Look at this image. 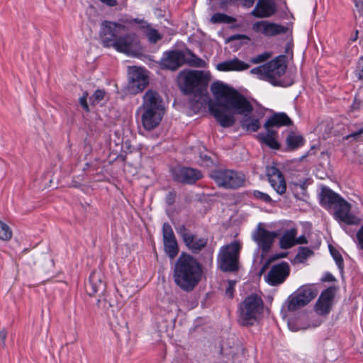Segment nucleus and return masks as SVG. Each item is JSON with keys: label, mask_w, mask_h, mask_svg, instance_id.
<instances>
[{"label": "nucleus", "mask_w": 363, "mask_h": 363, "mask_svg": "<svg viewBox=\"0 0 363 363\" xmlns=\"http://www.w3.org/2000/svg\"><path fill=\"white\" fill-rule=\"evenodd\" d=\"M211 90L217 101H210L208 109L223 128H229L234 125L235 113L245 114L252 111L250 101L224 83L219 81L213 82Z\"/></svg>", "instance_id": "f257e3e1"}, {"label": "nucleus", "mask_w": 363, "mask_h": 363, "mask_svg": "<svg viewBox=\"0 0 363 363\" xmlns=\"http://www.w3.org/2000/svg\"><path fill=\"white\" fill-rule=\"evenodd\" d=\"M211 90L217 101H210L208 109L223 128H229L234 125L235 113L245 114L252 111L250 101L224 83L219 81L213 82Z\"/></svg>", "instance_id": "f03ea898"}, {"label": "nucleus", "mask_w": 363, "mask_h": 363, "mask_svg": "<svg viewBox=\"0 0 363 363\" xmlns=\"http://www.w3.org/2000/svg\"><path fill=\"white\" fill-rule=\"evenodd\" d=\"M125 17L120 18L118 22L103 21L99 36L104 47L113 48L118 52L131 55L140 49V40L138 35L133 33L121 35L128 30L126 26L128 25L123 22Z\"/></svg>", "instance_id": "7ed1b4c3"}, {"label": "nucleus", "mask_w": 363, "mask_h": 363, "mask_svg": "<svg viewBox=\"0 0 363 363\" xmlns=\"http://www.w3.org/2000/svg\"><path fill=\"white\" fill-rule=\"evenodd\" d=\"M202 277V268L192 256L182 253L174 264V281L182 290L190 292L199 284Z\"/></svg>", "instance_id": "20e7f679"}, {"label": "nucleus", "mask_w": 363, "mask_h": 363, "mask_svg": "<svg viewBox=\"0 0 363 363\" xmlns=\"http://www.w3.org/2000/svg\"><path fill=\"white\" fill-rule=\"evenodd\" d=\"M211 75L208 72L200 70L182 72L179 77V85L186 94H194L196 101L203 104L207 101V86Z\"/></svg>", "instance_id": "39448f33"}, {"label": "nucleus", "mask_w": 363, "mask_h": 363, "mask_svg": "<svg viewBox=\"0 0 363 363\" xmlns=\"http://www.w3.org/2000/svg\"><path fill=\"white\" fill-rule=\"evenodd\" d=\"M263 310L262 299L258 295H250L239 305L238 321L243 326L253 325L261 318Z\"/></svg>", "instance_id": "423d86ee"}, {"label": "nucleus", "mask_w": 363, "mask_h": 363, "mask_svg": "<svg viewBox=\"0 0 363 363\" xmlns=\"http://www.w3.org/2000/svg\"><path fill=\"white\" fill-rule=\"evenodd\" d=\"M196 67H204L206 62L191 52L171 50L164 53L160 66L162 69L174 71L184 64Z\"/></svg>", "instance_id": "0eeeda50"}, {"label": "nucleus", "mask_w": 363, "mask_h": 363, "mask_svg": "<svg viewBox=\"0 0 363 363\" xmlns=\"http://www.w3.org/2000/svg\"><path fill=\"white\" fill-rule=\"evenodd\" d=\"M286 69V65L284 62V56H280L269 62L252 69L250 72L262 80L277 85L279 84L278 79L285 73Z\"/></svg>", "instance_id": "6e6552de"}, {"label": "nucleus", "mask_w": 363, "mask_h": 363, "mask_svg": "<svg viewBox=\"0 0 363 363\" xmlns=\"http://www.w3.org/2000/svg\"><path fill=\"white\" fill-rule=\"evenodd\" d=\"M240 246L233 242L223 246L218 252L217 264L221 271L233 272L238 269V260Z\"/></svg>", "instance_id": "1a4fd4ad"}, {"label": "nucleus", "mask_w": 363, "mask_h": 363, "mask_svg": "<svg viewBox=\"0 0 363 363\" xmlns=\"http://www.w3.org/2000/svg\"><path fill=\"white\" fill-rule=\"evenodd\" d=\"M210 177L218 186L225 189L239 188L243 185L245 180L242 173L227 169L212 170Z\"/></svg>", "instance_id": "9d476101"}, {"label": "nucleus", "mask_w": 363, "mask_h": 363, "mask_svg": "<svg viewBox=\"0 0 363 363\" xmlns=\"http://www.w3.org/2000/svg\"><path fill=\"white\" fill-rule=\"evenodd\" d=\"M317 295L318 291L314 286L304 285L301 286L288 297L286 301L288 311H295L305 306L314 299Z\"/></svg>", "instance_id": "9b49d317"}, {"label": "nucleus", "mask_w": 363, "mask_h": 363, "mask_svg": "<svg viewBox=\"0 0 363 363\" xmlns=\"http://www.w3.org/2000/svg\"><path fill=\"white\" fill-rule=\"evenodd\" d=\"M278 233L269 231L264 228V224L259 223L252 233V239L262 251V257H264L272 249Z\"/></svg>", "instance_id": "f8f14e48"}, {"label": "nucleus", "mask_w": 363, "mask_h": 363, "mask_svg": "<svg viewBox=\"0 0 363 363\" xmlns=\"http://www.w3.org/2000/svg\"><path fill=\"white\" fill-rule=\"evenodd\" d=\"M149 84V78L145 69L133 67L129 72L128 91L131 94L141 92Z\"/></svg>", "instance_id": "ddd939ff"}, {"label": "nucleus", "mask_w": 363, "mask_h": 363, "mask_svg": "<svg viewBox=\"0 0 363 363\" xmlns=\"http://www.w3.org/2000/svg\"><path fill=\"white\" fill-rule=\"evenodd\" d=\"M123 22L130 26H132L133 23L138 25V29L144 33L148 42L151 44H156L163 37L158 30L155 28L151 23L144 18L125 17Z\"/></svg>", "instance_id": "4468645a"}, {"label": "nucleus", "mask_w": 363, "mask_h": 363, "mask_svg": "<svg viewBox=\"0 0 363 363\" xmlns=\"http://www.w3.org/2000/svg\"><path fill=\"white\" fill-rule=\"evenodd\" d=\"M289 274V264L286 262H281L273 265L264 279L269 285L275 286L284 283Z\"/></svg>", "instance_id": "2eb2a0df"}, {"label": "nucleus", "mask_w": 363, "mask_h": 363, "mask_svg": "<svg viewBox=\"0 0 363 363\" xmlns=\"http://www.w3.org/2000/svg\"><path fill=\"white\" fill-rule=\"evenodd\" d=\"M173 179L179 182L191 184L203 177L201 171L185 167H179L172 170Z\"/></svg>", "instance_id": "dca6fc26"}, {"label": "nucleus", "mask_w": 363, "mask_h": 363, "mask_svg": "<svg viewBox=\"0 0 363 363\" xmlns=\"http://www.w3.org/2000/svg\"><path fill=\"white\" fill-rule=\"evenodd\" d=\"M334 216L337 220L347 225H358L360 219L350 213L351 205L342 199L335 207Z\"/></svg>", "instance_id": "f3484780"}, {"label": "nucleus", "mask_w": 363, "mask_h": 363, "mask_svg": "<svg viewBox=\"0 0 363 363\" xmlns=\"http://www.w3.org/2000/svg\"><path fill=\"white\" fill-rule=\"evenodd\" d=\"M141 113V123L147 130H152L157 128L164 114V110L138 109Z\"/></svg>", "instance_id": "a211bd4d"}, {"label": "nucleus", "mask_w": 363, "mask_h": 363, "mask_svg": "<svg viewBox=\"0 0 363 363\" xmlns=\"http://www.w3.org/2000/svg\"><path fill=\"white\" fill-rule=\"evenodd\" d=\"M177 233L181 235L184 242L193 252H199L207 245V239L198 238L191 233L184 225L177 229Z\"/></svg>", "instance_id": "6ab92c4d"}, {"label": "nucleus", "mask_w": 363, "mask_h": 363, "mask_svg": "<svg viewBox=\"0 0 363 363\" xmlns=\"http://www.w3.org/2000/svg\"><path fill=\"white\" fill-rule=\"evenodd\" d=\"M267 176L272 188L281 195L286 192V184L281 172L274 166L267 167Z\"/></svg>", "instance_id": "aec40b11"}, {"label": "nucleus", "mask_w": 363, "mask_h": 363, "mask_svg": "<svg viewBox=\"0 0 363 363\" xmlns=\"http://www.w3.org/2000/svg\"><path fill=\"white\" fill-rule=\"evenodd\" d=\"M140 109L164 110L163 99L155 90L148 89L143 96Z\"/></svg>", "instance_id": "412c9836"}, {"label": "nucleus", "mask_w": 363, "mask_h": 363, "mask_svg": "<svg viewBox=\"0 0 363 363\" xmlns=\"http://www.w3.org/2000/svg\"><path fill=\"white\" fill-rule=\"evenodd\" d=\"M252 29L254 31L262 33L266 36H273L280 33H284L286 31V28L284 26L269 23L266 21L255 23L252 25Z\"/></svg>", "instance_id": "4be33fe9"}, {"label": "nucleus", "mask_w": 363, "mask_h": 363, "mask_svg": "<svg viewBox=\"0 0 363 363\" xmlns=\"http://www.w3.org/2000/svg\"><path fill=\"white\" fill-rule=\"evenodd\" d=\"M334 296L333 288H328L321 293L315 306V311L319 315H326L330 312Z\"/></svg>", "instance_id": "5701e85b"}, {"label": "nucleus", "mask_w": 363, "mask_h": 363, "mask_svg": "<svg viewBox=\"0 0 363 363\" xmlns=\"http://www.w3.org/2000/svg\"><path fill=\"white\" fill-rule=\"evenodd\" d=\"M276 11L274 3L272 0H258L251 15L257 18H267L272 16Z\"/></svg>", "instance_id": "b1692460"}, {"label": "nucleus", "mask_w": 363, "mask_h": 363, "mask_svg": "<svg viewBox=\"0 0 363 363\" xmlns=\"http://www.w3.org/2000/svg\"><path fill=\"white\" fill-rule=\"evenodd\" d=\"M105 290V284L102 279V274L100 272H93L86 284V291L89 296H94L97 293H103Z\"/></svg>", "instance_id": "393cba45"}, {"label": "nucleus", "mask_w": 363, "mask_h": 363, "mask_svg": "<svg viewBox=\"0 0 363 363\" xmlns=\"http://www.w3.org/2000/svg\"><path fill=\"white\" fill-rule=\"evenodd\" d=\"M250 65L247 63L235 57L230 60H226L218 63L216 65V69L220 72H229V71H242L247 69Z\"/></svg>", "instance_id": "a878e982"}, {"label": "nucleus", "mask_w": 363, "mask_h": 363, "mask_svg": "<svg viewBox=\"0 0 363 363\" xmlns=\"http://www.w3.org/2000/svg\"><path fill=\"white\" fill-rule=\"evenodd\" d=\"M292 125V121L290 118L283 112L277 113L269 118L264 125V128H272L274 126L281 127V126H289Z\"/></svg>", "instance_id": "bb28decb"}, {"label": "nucleus", "mask_w": 363, "mask_h": 363, "mask_svg": "<svg viewBox=\"0 0 363 363\" xmlns=\"http://www.w3.org/2000/svg\"><path fill=\"white\" fill-rule=\"evenodd\" d=\"M342 198L331 189L324 187L320 194V201L323 206L327 207H335Z\"/></svg>", "instance_id": "cd10ccee"}, {"label": "nucleus", "mask_w": 363, "mask_h": 363, "mask_svg": "<svg viewBox=\"0 0 363 363\" xmlns=\"http://www.w3.org/2000/svg\"><path fill=\"white\" fill-rule=\"evenodd\" d=\"M265 129L267 131L265 133L258 134V140L272 149H279L280 145L277 141V132L271 129V128Z\"/></svg>", "instance_id": "c85d7f7f"}, {"label": "nucleus", "mask_w": 363, "mask_h": 363, "mask_svg": "<svg viewBox=\"0 0 363 363\" xmlns=\"http://www.w3.org/2000/svg\"><path fill=\"white\" fill-rule=\"evenodd\" d=\"M297 235L296 228H291L284 232L279 240V246L281 249H289L296 245L295 238Z\"/></svg>", "instance_id": "c756f323"}, {"label": "nucleus", "mask_w": 363, "mask_h": 363, "mask_svg": "<svg viewBox=\"0 0 363 363\" xmlns=\"http://www.w3.org/2000/svg\"><path fill=\"white\" fill-rule=\"evenodd\" d=\"M248 114L249 113L243 114L245 117L240 121V126L247 131L256 132L260 128L259 121L257 118L247 116Z\"/></svg>", "instance_id": "7c9ffc66"}, {"label": "nucleus", "mask_w": 363, "mask_h": 363, "mask_svg": "<svg viewBox=\"0 0 363 363\" xmlns=\"http://www.w3.org/2000/svg\"><path fill=\"white\" fill-rule=\"evenodd\" d=\"M287 148L290 150H296L304 144V139L301 135L290 132L286 139Z\"/></svg>", "instance_id": "2f4dec72"}, {"label": "nucleus", "mask_w": 363, "mask_h": 363, "mask_svg": "<svg viewBox=\"0 0 363 363\" xmlns=\"http://www.w3.org/2000/svg\"><path fill=\"white\" fill-rule=\"evenodd\" d=\"M211 21L213 23H223L230 24L235 23L236 20L233 17L229 16L225 13H216L211 16Z\"/></svg>", "instance_id": "473e14b6"}, {"label": "nucleus", "mask_w": 363, "mask_h": 363, "mask_svg": "<svg viewBox=\"0 0 363 363\" xmlns=\"http://www.w3.org/2000/svg\"><path fill=\"white\" fill-rule=\"evenodd\" d=\"M164 247L167 255L172 259L174 258L179 252L177 240L164 242Z\"/></svg>", "instance_id": "72a5a7b5"}, {"label": "nucleus", "mask_w": 363, "mask_h": 363, "mask_svg": "<svg viewBox=\"0 0 363 363\" xmlns=\"http://www.w3.org/2000/svg\"><path fill=\"white\" fill-rule=\"evenodd\" d=\"M313 254V251L308 247H301L295 257V260L298 262H303L310 256Z\"/></svg>", "instance_id": "f704fd0d"}, {"label": "nucleus", "mask_w": 363, "mask_h": 363, "mask_svg": "<svg viewBox=\"0 0 363 363\" xmlns=\"http://www.w3.org/2000/svg\"><path fill=\"white\" fill-rule=\"evenodd\" d=\"M163 242L176 240L173 230L168 223H164L162 225Z\"/></svg>", "instance_id": "c9c22d12"}, {"label": "nucleus", "mask_w": 363, "mask_h": 363, "mask_svg": "<svg viewBox=\"0 0 363 363\" xmlns=\"http://www.w3.org/2000/svg\"><path fill=\"white\" fill-rule=\"evenodd\" d=\"M11 236L12 232L9 227L0 220V239L3 240H8L11 239Z\"/></svg>", "instance_id": "e433bc0d"}, {"label": "nucleus", "mask_w": 363, "mask_h": 363, "mask_svg": "<svg viewBox=\"0 0 363 363\" xmlns=\"http://www.w3.org/2000/svg\"><path fill=\"white\" fill-rule=\"evenodd\" d=\"M272 57V54L268 52H264L262 54L257 55L250 59V62L252 64H259L264 62Z\"/></svg>", "instance_id": "4c0bfd02"}, {"label": "nucleus", "mask_w": 363, "mask_h": 363, "mask_svg": "<svg viewBox=\"0 0 363 363\" xmlns=\"http://www.w3.org/2000/svg\"><path fill=\"white\" fill-rule=\"evenodd\" d=\"M287 256V252H281V253H279V254H275L274 255H272L270 258H269V259L267 260V262H266V264L262 266L261 270H260V274L263 273L267 268L268 267V264L273 262V261H275L278 259H280V258H284L285 257Z\"/></svg>", "instance_id": "58836bf2"}, {"label": "nucleus", "mask_w": 363, "mask_h": 363, "mask_svg": "<svg viewBox=\"0 0 363 363\" xmlns=\"http://www.w3.org/2000/svg\"><path fill=\"white\" fill-rule=\"evenodd\" d=\"M330 253H331L333 259H335L337 265L338 266V267L340 269H342L343 267H344V263H343V259H342L341 255L340 254V252L335 249H330Z\"/></svg>", "instance_id": "ea45409f"}, {"label": "nucleus", "mask_w": 363, "mask_h": 363, "mask_svg": "<svg viewBox=\"0 0 363 363\" xmlns=\"http://www.w3.org/2000/svg\"><path fill=\"white\" fill-rule=\"evenodd\" d=\"M252 195L257 199H259V200L262 201L266 203H269L272 201V199L267 194L261 192L257 190L254 191L252 192Z\"/></svg>", "instance_id": "a19ab883"}, {"label": "nucleus", "mask_w": 363, "mask_h": 363, "mask_svg": "<svg viewBox=\"0 0 363 363\" xmlns=\"http://www.w3.org/2000/svg\"><path fill=\"white\" fill-rule=\"evenodd\" d=\"M106 92L103 89H97L95 91L94 94L90 98L91 100H93L94 102H99L103 100L105 96Z\"/></svg>", "instance_id": "79ce46f5"}, {"label": "nucleus", "mask_w": 363, "mask_h": 363, "mask_svg": "<svg viewBox=\"0 0 363 363\" xmlns=\"http://www.w3.org/2000/svg\"><path fill=\"white\" fill-rule=\"evenodd\" d=\"M355 74L359 80L363 79V56L360 57L357 63Z\"/></svg>", "instance_id": "37998d69"}, {"label": "nucleus", "mask_w": 363, "mask_h": 363, "mask_svg": "<svg viewBox=\"0 0 363 363\" xmlns=\"http://www.w3.org/2000/svg\"><path fill=\"white\" fill-rule=\"evenodd\" d=\"M87 97L88 93L86 91L84 92L83 95L79 98V104L85 111H89V106L86 102Z\"/></svg>", "instance_id": "c03bdc74"}, {"label": "nucleus", "mask_w": 363, "mask_h": 363, "mask_svg": "<svg viewBox=\"0 0 363 363\" xmlns=\"http://www.w3.org/2000/svg\"><path fill=\"white\" fill-rule=\"evenodd\" d=\"M175 198H176V194L174 192L169 191L166 195L165 201L169 206L172 205L175 201Z\"/></svg>", "instance_id": "a18cd8bd"}, {"label": "nucleus", "mask_w": 363, "mask_h": 363, "mask_svg": "<svg viewBox=\"0 0 363 363\" xmlns=\"http://www.w3.org/2000/svg\"><path fill=\"white\" fill-rule=\"evenodd\" d=\"M242 39L250 40V38L246 35L235 34V35H233L230 36L228 38L227 41L230 42V41H233V40H242Z\"/></svg>", "instance_id": "49530a36"}, {"label": "nucleus", "mask_w": 363, "mask_h": 363, "mask_svg": "<svg viewBox=\"0 0 363 363\" xmlns=\"http://www.w3.org/2000/svg\"><path fill=\"white\" fill-rule=\"evenodd\" d=\"M229 1H240L245 8H250L253 6L255 0H228Z\"/></svg>", "instance_id": "de8ad7c7"}, {"label": "nucleus", "mask_w": 363, "mask_h": 363, "mask_svg": "<svg viewBox=\"0 0 363 363\" xmlns=\"http://www.w3.org/2000/svg\"><path fill=\"white\" fill-rule=\"evenodd\" d=\"M362 134H363V128L359 129L357 131H356L354 133L347 135V136H345L344 138V139L348 140L350 138H354L357 139Z\"/></svg>", "instance_id": "09e8293b"}, {"label": "nucleus", "mask_w": 363, "mask_h": 363, "mask_svg": "<svg viewBox=\"0 0 363 363\" xmlns=\"http://www.w3.org/2000/svg\"><path fill=\"white\" fill-rule=\"evenodd\" d=\"M235 281H229V286L225 290V294L229 296L230 298H232L233 296V287H234Z\"/></svg>", "instance_id": "8fccbe9b"}, {"label": "nucleus", "mask_w": 363, "mask_h": 363, "mask_svg": "<svg viewBox=\"0 0 363 363\" xmlns=\"http://www.w3.org/2000/svg\"><path fill=\"white\" fill-rule=\"evenodd\" d=\"M7 337V333L5 330H0V341L1 342L2 347H6V339Z\"/></svg>", "instance_id": "3c124183"}, {"label": "nucleus", "mask_w": 363, "mask_h": 363, "mask_svg": "<svg viewBox=\"0 0 363 363\" xmlns=\"http://www.w3.org/2000/svg\"><path fill=\"white\" fill-rule=\"evenodd\" d=\"M355 6L360 15L363 16V0H355Z\"/></svg>", "instance_id": "603ef678"}, {"label": "nucleus", "mask_w": 363, "mask_h": 363, "mask_svg": "<svg viewBox=\"0 0 363 363\" xmlns=\"http://www.w3.org/2000/svg\"><path fill=\"white\" fill-rule=\"evenodd\" d=\"M361 106V101L357 99V98L354 99L352 104L351 105V108L352 110L356 111L358 110Z\"/></svg>", "instance_id": "864d4df0"}, {"label": "nucleus", "mask_w": 363, "mask_h": 363, "mask_svg": "<svg viewBox=\"0 0 363 363\" xmlns=\"http://www.w3.org/2000/svg\"><path fill=\"white\" fill-rule=\"evenodd\" d=\"M295 242H296V245H298V244H306V243H307V239H306V238L304 235H301V236H299L297 238L296 237L295 238Z\"/></svg>", "instance_id": "5fc2aeb1"}, {"label": "nucleus", "mask_w": 363, "mask_h": 363, "mask_svg": "<svg viewBox=\"0 0 363 363\" xmlns=\"http://www.w3.org/2000/svg\"><path fill=\"white\" fill-rule=\"evenodd\" d=\"M100 1L109 6H114L117 4L116 0H100Z\"/></svg>", "instance_id": "6e6d98bb"}, {"label": "nucleus", "mask_w": 363, "mask_h": 363, "mask_svg": "<svg viewBox=\"0 0 363 363\" xmlns=\"http://www.w3.org/2000/svg\"><path fill=\"white\" fill-rule=\"evenodd\" d=\"M294 189H301L302 191H305L304 184H294Z\"/></svg>", "instance_id": "4d7b16f0"}, {"label": "nucleus", "mask_w": 363, "mask_h": 363, "mask_svg": "<svg viewBox=\"0 0 363 363\" xmlns=\"http://www.w3.org/2000/svg\"><path fill=\"white\" fill-rule=\"evenodd\" d=\"M358 31H356V38H357Z\"/></svg>", "instance_id": "13d9d810"}]
</instances>
